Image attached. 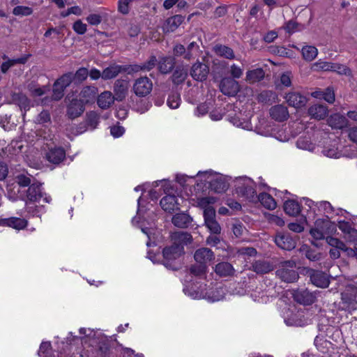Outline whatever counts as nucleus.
<instances>
[{"mask_svg":"<svg viewBox=\"0 0 357 357\" xmlns=\"http://www.w3.org/2000/svg\"><path fill=\"white\" fill-rule=\"evenodd\" d=\"M116 100L112 92L105 91L97 98L98 105L103 109L109 108Z\"/></svg>","mask_w":357,"mask_h":357,"instance_id":"nucleus-36","label":"nucleus"},{"mask_svg":"<svg viewBox=\"0 0 357 357\" xmlns=\"http://www.w3.org/2000/svg\"><path fill=\"white\" fill-rule=\"evenodd\" d=\"M295 267L296 262L293 260L282 261L275 274L282 281L287 283L295 282L299 278L298 272L294 269Z\"/></svg>","mask_w":357,"mask_h":357,"instance_id":"nucleus-4","label":"nucleus"},{"mask_svg":"<svg viewBox=\"0 0 357 357\" xmlns=\"http://www.w3.org/2000/svg\"><path fill=\"white\" fill-rule=\"evenodd\" d=\"M176 66V59L172 56H163L157 59L158 72L162 75H167L173 71Z\"/></svg>","mask_w":357,"mask_h":357,"instance_id":"nucleus-19","label":"nucleus"},{"mask_svg":"<svg viewBox=\"0 0 357 357\" xmlns=\"http://www.w3.org/2000/svg\"><path fill=\"white\" fill-rule=\"evenodd\" d=\"M110 344L108 341H102L99 342L98 351L102 356H109L110 354Z\"/></svg>","mask_w":357,"mask_h":357,"instance_id":"nucleus-57","label":"nucleus"},{"mask_svg":"<svg viewBox=\"0 0 357 357\" xmlns=\"http://www.w3.org/2000/svg\"><path fill=\"white\" fill-rule=\"evenodd\" d=\"M89 75V70L86 68H79L75 73H73V78L75 84H79L83 82Z\"/></svg>","mask_w":357,"mask_h":357,"instance_id":"nucleus-48","label":"nucleus"},{"mask_svg":"<svg viewBox=\"0 0 357 357\" xmlns=\"http://www.w3.org/2000/svg\"><path fill=\"white\" fill-rule=\"evenodd\" d=\"M208 182L211 190L217 193L225 192L228 188V183L225 181V178L221 176L211 178Z\"/></svg>","mask_w":357,"mask_h":357,"instance_id":"nucleus-35","label":"nucleus"},{"mask_svg":"<svg viewBox=\"0 0 357 357\" xmlns=\"http://www.w3.org/2000/svg\"><path fill=\"white\" fill-rule=\"evenodd\" d=\"M257 200L267 209L273 210L276 208L277 204L272 196L266 192L260 193L257 197Z\"/></svg>","mask_w":357,"mask_h":357,"instance_id":"nucleus-38","label":"nucleus"},{"mask_svg":"<svg viewBox=\"0 0 357 357\" xmlns=\"http://www.w3.org/2000/svg\"><path fill=\"white\" fill-rule=\"evenodd\" d=\"M15 182L21 187L30 186L31 184V179L30 176H26L24 174H20L15 178Z\"/></svg>","mask_w":357,"mask_h":357,"instance_id":"nucleus-54","label":"nucleus"},{"mask_svg":"<svg viewBox=\"0 0 357 357\" xmlns=\"http://www.w3.org/2000/svg\"><path fill=\"white\" fill-rule=\"evenodd\" d=\"M0 225L10 227L20 230L25 228L27 225V221L25 219L11 217L8 218H1Z\"/></svg>","mask_w":357,"mask_h":357,"instance_id":"nucleus-30","label":"nucleus"},{"mask_svg":"<svg viewBox=\"0 0 357 357\" xmlns=\"http://www.w3.org/2000/svg\"><path fill=\"white\" fill-rule=\"evenodd\" d=\"M171 221L177 228L187 229L192 225L193 218L186 211H181L173 215Z\"/></svg>","mask_w":357,"mask_h":357,"instance_id":"nucleus-16","label":"nucleus"},{"mask_svg":"<svg viewBox=\"0 0 357 357\" xmlns=\"http://www.w3.org/2000/svg\"><path fill=\"white\" fill-rule=\"evenodd\" d=\"M349 120L346 116L335 113L331 115L327 119V123L333 129L342 130L349 126Z\"/></svg>","mask_w":357,"mask_h":357,"instance_id":"nucleus-25","label":"nucleus"},{"mask_svg":"<svg viewBox=\"0 0 357 357\" xmlns=\"http://www.w3.org/2000/svg\"><path fill=\"white\" fill-rule=\"evenodd\" d=\"M86 20L91 25L97 26L101 23L102 17L98 14H90Z\"/></svg>","mask_w":357,"mask_h":357,"instance_id":"nucleus-64","label":"nucleus"},{"mask_svg":"<svg viewBox=\"0 0 357 357\" xmlns=\"http://www.w3.org/2000/svg\"><path fill=\"white\" fill-rule=\"evenodd\" d=\"M99 122V116L95 112H90L86 115V124L92 129L96 128Z\"/></svg>","mask_w":357,"mask_h":357,"instance_id":"nucleus-55","label":"nucleus"},{"mask_svg":"<svg viewBox=\"0 0 357 357\" xmlns=\"http://www.w3.org/2000/svg\"><path fill=\"white\" fill-rule=\"evenodd\" d=\"M160 204L162 209L168 213H172L179 209L177 198L175 195H168L163 197L160 202Z\"/></svg>","mask_w":357,"mask_h":357,"instance_id":"nucleus-33","label":"nucleus"},{"mask_svg":"<svg viewBox=\"0 0 357 357\" xmlns=\"http://www.w3.org/2000/svg\"><path fill=\"white\" fill-rule=\"evenodd\" d=\"M206 269H207L206 265L199 264L192 265L190 267L189 271H190V274H192L195 276H198V277L201 278V277H203L205 275V274L206 273Z\"/></svg>","mask_w":357,"mask_h":357,"instance_id":"nucleus-50","label":"nucleus"},{"mask_svg":"<svg viewBox=\"0 0 357 357\" xmlns=\"http://www.w3.org/2000/svg\"><path fill=\"white\" fill-rule=\"evenodd\" d=\"M50 114L47 110H43L37 116V122L40 124L50 122Z\"/></svg>","mask_w":357,"mask_h":357,"instance_id":"nucleus-62","label":"nucleus"},{"mask_svg":"<svg viewBox=\"0 0 357 357\" xmlns=\"http://www.w3.org/2000/svg\"><path fill=\"white\" fill-rule=\"evenodd\" d=\"M259 275H264L273 270V264L265 260H256L252 264L250 268Z\"/></svg>","mask_w":357,"mask_h":357,"instance_id":"nucleus-32","label":"nucleus"},{"mask_svg":"<svg viewBox=\"0 0 357 357\" xmlns=\"http://www.w3.org/2000/svg\"><path fill=\"white\" fill-rule=\"evenodd\" d=\"M319 291H310L307 288L294 289L292 298L295 302L303 305H311L317 301Z\"/></svg>","mask_w":357,"mask_h":357,"instance_id":"nucleus-7","label":"nucleus"},{"mask_svg":"<svg viewBox=\"0 0 357 357\" xmlns=\"http://www.w3.org/2000/svg\"><path fill=\"white\" fill-rule=\"evenodd\" d=\"M338 227L344 233V237L350 242L357 241V229L351 227L349 222L338 221Z\"/></svg>","mask_w":357,"mask_h":357,"instance_id":"nucleus-28","label":"nucleus"},{"mask_svg":"<svg viewBox=\"0 0 357 357\" xmlns=\"http://www.w3.org/2000/svg\"><path fill=\"white\" fill-rule=\"evenodd\" d=\"M285 99L289 106L296 109L304 107L307 102V98L305 96L296 91L287 93Z\"/></svg>","mask_w":357,"mask_h":357,"instance_id":"nucleus-22","label":"nucleus"},{"mask_svg":"<svg viewBox=\"0 0 357 357\" xmlns=\"http://www.w3.org/2000/svg\"><path fill=\"white\" fill-rule=\"evenodd\" d=\"M326 241L331 246L333 247V248L340 249L341 250H342L343 248H345V243L337 238L327 236Z\"/></svg>","mask_w":357,"mask_h":357,"instance_id":"nucleus-58","label":"nucleus"},{"mask_svg":"<svg viewBox=\"0 0 357 357\" xmlns=\"http://www.w3.org/2000/svg\"><path fill=\"white\" fill-rule=\"evenodd\" d=\"M31 56V54H24L20 58L10 59L8 57V56L3 54L2 56V59L3 60H6V61L1 63V71L3 74H6L11 67L15 65L25 64Z\"/></svg>","mask_w":357,"mask_h":357,"instance_id":"nucleus-24","label":"nucleus"},{"mask_svg":"<svg viewBox=\"0 0 357 357\" xmlns=\"http://www.w3.org/2000/svg\"><path fill=\"white\" fill-rule=\"evenodd\" d=\"M98 90L94 86H85L79 93V100H82L84 105L93 103L98 98Z\"/></svg>","mask_w":357,"mask_h":357,"instance_id":"nucleus-21","label":"nucleus"},{"mask_svg":"<svg viewBox=\"0 0 357 357\" xmlns=\"http://www.w3.org/2000/svg\"><path fill=\"white\" fill-rule=\"evenodd\" d=\"M240 84L230 77H226L221 79L220 83V91L227 96H235L240 91Z\"/></svg>","mask_w":357,"mask_h":357,"instance_id":"nucleus-12","label":"nucleus"},{"mask_svg":"<svg viewBox=\"0 0 357 357\" xmlns=\"http://www.w3.org/2000/svg\"><path fill=\"white\" fill-rule=\"evenodd\" d=\"M264 70L261 68H257L254 70H248L246 73V80L249 83L253 84L262 80L264 78Z\"/></svg>","mask_w":357,"mask_h":357,"instance_id":"nucleus-39","label":"nucleus"},{"mask_svg":"<svg viewBox=\"0 0 357 357\" xmlns=\"http://www.w3.org/2000/svg\"><path fill=\"white\" fill-rule=\"evenodd\" d=\"M337 225L328 219H317L314 227L310 230V235L316 240L324 239L326 235L333 234L337 230Z\"/></svg>","mask_w":357,"mask_h":357,"instance_id":"nucleus-3","label":"nucleus"},{"mask_svg":"<svg viewBox=\"0 0 357 357\" xmlns=\"http://www.w3.org/2000/svg\"><path fill=\"white\" fill-rule=\"evenodd\" d=\"M10 96L11 102L17 105L21 110L26 112L30 109L31 107V100L26 94L21 92H12Z\"/></svg>","mask_w":357,"mask_h":357,"instance_id":"nucleus-23","label":"nucleus"},{"mask_svg":"<svg viewBox=\"0 0 357 357\" xmlns=\"http://www.w3.org/2000/svg\"><path fill=\"white\" fill-rule=\"evenodd\" d=\"M32 13L33 9L31 7L24 6H17L13 10V15L17 16H28L31 15Z\"/></svg>","mask_w":357,"mask_h":357,"instance_id":"nucleus-53","label":"nucleus"},{"mask_svg":"<svg viewBox=\"0 0 357 357\" xmlns=\"http://www.w3.org/2000/svg\"><path fill=\"white\" fill-rule=\"evenodd\" d=\"M209 73V66L204 63L197 61L195 63L190 70V75L192 79L197 82L205 81Z\"/></svg>","mask_w":357,"mask_h":357,"instance_id":"nucleus-14","label":"nucleus"},{"mask_svg":"<svg viewBox=\"0 0 357 357\" xmlns=\"http://www.w3.org/2000/svg\"><path fill=\"white\" fill-rule=\"evenodd\" d=\"M306 275L310 278L311 284L315 287L324 289L330 284V275L322 271L307 268Z\"/></svg>","mask_w":357,"mask_h":357,"instance_id":"nucleus-10","label":"nucleus"},{"mask_svg":"<svg viewBox=\"0 0 357 357\" xmlns=\"http://www.w3.org/2000/svg\"><path fill=\"white\" fill-rule=\"evenodd\" d=\"M308 114L312 118L321 120L328 116V109L325 105L314 104L309 107Z\"/></svg>","mask_w":357,"mask_h":357,"instance_id":"nucleus-31","label":"nucleus"},{"mask_svg":"<svg viewBox=\"0 0 357 357\" xmlns=\"http://www.w3.org/2000/svg\"><path fill=\"white\" fill-rule=\"evenodd\" d=\"M284 210L290 216H296L301 212L299 204L294 200H287L284 204Z\"/></svg>","mask_w":357,"mask_h":357,"instance_id":"nucleus-45","label":"nucleus"},{"mask_svg":"<svg viewBox=\"0 0 357 357\" xmlns=\"http://www.w3.org/2000/svg\"><path fill=\"white\" fill-rule=\"evenodd\" d=\"M173 57H181L186 61H190L193 57L192 53L188 52L185 47L181 44H176L173 48Z\"/></svg>","mask_w":357,"mask_h":357,"instance_id":"nucleus-42","label":"nucleus"},{"mask_svg":"<svg viewBox=\"0 0 357 357\" xmlns=\"http://www.w3.org/2000/svg\"><path fill=\"white\" fill-rule=\"evenodd\" d=\"M45 158L50 162L59 165L66 158V151L61 147H54L48 150Z\"/></svg>","mask_w":357,"mask_h":357,"instance_id":"nucleus-26","label":"nucleus"},{"mask_svg":"<svg viewBox=\"0 0 357 357\" xmlns=\"http://www.w3.org/2000/svg\"><path fill=\"white\" fill-rule=\"evenodd\" d=\"M236 192L238 196L244 197L249 202H256L257 195L252 181L248 177L239 178L236 185Z\"/></svg>","mask_w":357,"mask_h":357,"instance_id":"nucleus-5","label":"nucleus"},{"mask_svg":"<svg viewBox=\"0 0 357 357\" xmlns=\"http://www.w3.org/2000/svg\"><path fill=\"white\" fill-rule=\"evenodd\" d=\"M153 90V82L147 76H142L134 81L132 91L139 98L149 96Z\"/></svg>","mask_w":357,"mask_h":357,"instance_id":"nucleus-9","label":"nucleus"},{"mask_svg":"<svg viewBox=\"0 0 357 357\" xmlns=\"http://www.w3.org/2000/svg\"><path fill=\"white\" fill-rule=\"evenodd\" d=\"M70 94H68L66 100H68L69 103L67 105L66 115L69 119H74L83 114L85 107L82 100L77 98H73L70 100Z\"/></svg>","mask_w":357,"mask_h":357,"instance_id":"nucleus-13","label":"nucleus"},{"mask_svg":"<svg viewBox=\"0 0 357 357\" xmlns=\"http://www.w3.org/2000/svg\"><path fill=\"white\" fill-rule=\"evenodd\" d=\"M269 114L272 119L278 122L285 121L289 117L288 108L284 104L272 106L269 109Z\"/></svg>","mask_w":357,"mask_h":357,"instance_id":"nucleus-18","label":"nucleus"},{"mask_svg":"<svg viewBox=\"0 0 357 357\" xmlns=\"http://www.w3.org/2000/svg\"><path fill=\"white\" fill-rule=\"evenodd\" d=\"M122 73H126L128 75H132L142 71L140 64H130L121 66Z\"/></svg>","mask_w":357,"mask_h":357,"instance_id":"nucleus-56","label":"nucleus"},{"mask_svg":"<svg viewBox=\"0 0 357 357\" xmlns=\"http://www.w3.org/2000/svg\"><path fill=\"white\" fill-rule=\"evenodd\" d=\"M142 72H149L157 66V58L155 55L149 56V59L140 64Z\"/></svg>","mask_w":357,"mask_h":357,"instance_id":"nucleus-51","label":"nucleus"},{"mask_svg":"<svg viewBox=\"0 0 357 357\" xmlns=\"http://www.w3.org/2000/svg\"><path fill=\"white\" fill-rule=\"evenodd\" d=\"M216 202V199L213 197H205L198 199L197 205L201 208L204 209V213H205L206 209L214 208L211 206V204H214Z\"/></svg>","mask_w":357,"mask_h":357,"instance_id":"nucleus-49","label":"nucleus"},{"mask_svg":"<svg viewBox=\"0 0 357 357\" xmlns=\"http://www.w3.org/2000/svg\"><path fill=\"white\" fill-rule=\"evenodd\" d=\"M335 72L339 75H344L347 76H351L352 75L351 70L349 68L340 63H337Z\"/></svg>","mask_w":357,"mask_h":357,"instance_id":"nucleus-63","label":"nucleus"},{"mask_svg":"<svg viewBox=\"0 0 357 357\" xmlns=\"http://www.w3.org/2000/svg\"><path fill=\"white\" fill-rule=\"evenodd\" d=\"M181 102L180 95L177 93H173L169 95L167 98V105L172 109H176L179 107Z\"/></svg>","mask_w":357,"mask_h":357,"instance_id":"nucleus-52","label":"nucleus"},{"mask_svg":"<svg viewBox=\"0 0 357 357\" xmlns=\"http://www.w3.org/2000/svg\"><path fill=\"white\" fill-rule=\"evenodd\" d=\"M73 29L77 34L82 35L86 31V24H84L80 20L75 21L73 25Z\"/></svg>","mask_w":357,"mask_h":357,"instance_id":"nucleus-60","label":"nucleus"},{"mask_svg":"<svg viewBox=\"0 0 357 357\" xmlns=\"http://www.w3.org/2000/svg\"><path fill=\"white\" fill-rule=\"evenodd\" d=\"M214 51L218 55L227 59H234L235 58V54L233 50L228 46L223 45H216L214 47Z\"/></svg>","mask_w":357,"mask_h":357,"instance_id":"nucleus-44","label":"nucleus"},{"mask_svg":"<svg viewBox=\"0 0 357 357\" xmlns=\"http://www.w3.org/2000/svg\"><path fill=\"white\" fill-rule=\"evenodd\" d=\"M72 83L74 84L73 72L64 73L59 77L53 84L52 99L55 101L60 100L64 96L65 89Z\"/></svg>","mask_w":357,"mask_h":357,"instance_id":"nucleus-6","label":"nucleus"},{"mask_svg":"<svg viewBox=\"0 0 357 357\" xmlns=\"http://www.w3.org/2000/svg\"><path fill=\"white\" fill-rule=\"evenodd\" d=\"M215 272L220 277H230L234 275L235 270L230 263L222 261L215 265Z\"/></svg>","mask_w":357,"mask_h":357,"instance_id":"nucleus-34","label":"nucleus"},{"mask_svg":"<svg viewBox=\"0 0 357 357\" xmlns=\"http://www.w3.org/2000/svg\"><path fill=\"white\" fill-rule=\"evenodd\" d=\"M194 259L198 264H205L215 259L213 252L208 248L197 249L194 254Z\"/></svg>","mask_w":357,"mask_h":357,"instance_id":"nucleus-27","label":"nucleus"},{"mask_svg":"<svg viewBox=\"0 0 357 357\" xmlns=\"http://www.w3.org/2000/svg\"><path fill=\"white\" fill-rule=\"evenodd\" d=\"M184 254V248L181 246L174 244L165 246L162 250V264L168 269L177 271L181 266L180 258Z\"/></svg>","mask_w":357,"mask_h":357,"instance_id":"nucleus-1","label":"nucleus"},{"mask_svg":"<svg viewBox=\"0 0 357 357\" xmlns=\"http://www.w3.org/2000/svg\"><path fill=\"white\" fill-rule=\"evenodd\" d=\"M170 238L172 244L184 248L185 245H190L193 241L192 235L183 231H176L172 232L170 234Z\"/></svg>","mask_w":357,"mask_h":357,"instance_id":"nucleus-17","label":"nucleus"},{"mask_svg":"<svg viewBox=\"0 0 357 357\" xmlns=\"http://www.w3.org/2000/svg\"><path fill=\"white\" fill-rule=\"evenodd\" d=\"M204 218V225L208 228L211 234H220L221 227L218 222L216 220V213L215 208L206 209L205 213H203Z\"/></svg>","mask_w":357,"mask_h":357,"instance_id":"nucleus-11","label":"nucleus"},{"mask_svg":"<svg viewBox=\"0 0 357 357\" xmlns=\"http://www.w3.org/2000/svg\"><path fill=\"white\" fill-rule=\"evenodd\" d=\"M128 93V82L125 79H116L114 84V98L118 102L123 101Z\"/></svg>","mask_w":357,"mask_h":357,"instance_id":"nucleus-20","label":"nucleus"},{"mask_svg":"<svg viewBox=\"0 0 357 357\" xmlns=\"http://www.w3.org/2000/svg\"><path fill=\"white\" fill-rule=\"evenodd\" d=\"M322 98L328 103H333L335 101V93L333 90L328 87L322 92Z\"/></svg>","mask_w":357,"mask_h":357,"instance_id":"nucleus-61","label":"nucleus"},{"mask_svg":"<svg viewBox=\"0 0 357 357\" xmlns=\"http://www.w3.org/2000/svg\"><path fill=\"white\" fill-rule=\"evenodd\" d=\"M340 307L349 312L357 310V287L347 288L341 294Z\"/></svg>","mask_w":357,"mask_h":357,"instance_id":"nucleus-8","label":"nucleus"},{"mask_svg":"<svg viewBox=\"0 0 357 357\" xmlns=\"http://www.w3.org/2000/svg\"><path fill=\"white\" fill-rule=\"evenodd\" d=\"M121 73H122L121 66L111 65L103 70L102 79L107 80L115 78Z\"/></svg>","mask_w":357,"mask_h":357,"instance_id":"nucleus-43","label":"nucleus"},{"mask_svg":"<svg viewBox=\"0 0 357 357\" xmlns=\"http://www.w3.org/2000/svg\"><path fill=\"white\" fill-rule=\"evenodd\" d=\"M269 50L271 53L280 56H289V53L290 52V50L287 48L280 46H271Z\"/></svg>","mask_w":357,"mask_h":357,"instance_id":"nucleus-59","label":"nucleus"},{"mask_svg":"<svg viewBox=\"0 0 357 357\" xmlns=\"http://www.w3.org/2000/svg\"><path fill=\"white\" fill-rule=\"evenodd\" d=\"M318 50L314 46L306 45L302 48V55L307 61H312L317 56Z\"/></svg>","mask_w":357,"mask_h":357,"instance_id":"nucleus-46","label":"nucleus"},{"mask_svg":"<svg viewBox=\"0 0 357 357\" xmlns=\"http://www.w3.org/2000/svg\"><path fill=\"white\" fill-rule=\"evenodd\" d=\"M188 77L187 70L182 66H176L174 68L173 73L171 76V80L174 85H180L184 82Z\"/></svg>","mask_w":357,"mask_h":357,"instance_id":"nucleus-37","label":"nucleus"},{"mask_svg":"<svg viewBox=\"0 0 357 357\" xmlns=\"http://www.w3.org/2000/svg\"><path fill=\"white\" fill-rule=\"evenodd\" d=\"M275 243L279 248L285 250H291L296 246V239L288 232L277 234Z\"/></svg>","mask_w":357,"mask_h":357,"instance_id":"nucleus-15","label":"nucleus"},{"mask_svg":"<svg viewBox=\"0 0 357 357\" xmlns=\"http://www.w3.org/2000/svg\"><path fill=\"white\" fill-rule=\"evenodd\" d=\"M278 98L275 92L269 90H264L258 94L257 100L259 102L264 104H272Z\"/></svg>","mask_w":357,"mask_h":357,"instance_id":"nucleus-40","label":"nucleus"},{"mask_svg":"<svg viewBox=\"0 0 357 357\" xmlns=\"http://www.w3.org/2000/svg\"><path fill=\"white\" fill-rule=\"evenodd\" d=\"M184 16L181 15H175L167 18L162 26L165 33L173 32L183 22Z\"/></svg>","mask_w":357,"mask_h":357,"instance_id":"nucleus-29","label":"nucleus"},{"mask_svg":"<svg viewBox=\"0 0 357 357\" xmlns=\"http://www.w3.org/2000/svg\"><path fill=\"white\" fill-rule=\"evenodd\" d=\"M46 86L40 87L35 82H31L27 85V89L33 97L42 96L45 94Z\"/></svg>","mask_w":357,"mask_h":357,"instance_id":"nucleus-47","label":"nucleus"},{"mask_svg":"<svg viewBox=\"0 0 357 357\" xmlns=\"http://www.w3.org/2000/svg\"><path fill=\"white\" fill-rule=\"evenodd\" d=\"M300 252L311 261H317L321 258V253L310 248L307 245H303L300 248Z\"/></svg>","mask_w":357,"mask_h":357,"instance_id":"nucleus-41","label":"nucleus"},{"mask_svg":"<svg viewBox=\"0 0 357 357\" xmlns=\"http://www.w3.org/2000/svg\"><path fill=\"white\" fill-rule=\"evenodd\" d=\"M27 202L26 209L29 213H32L33 215H36L38 211V206H29L30 203L32 202H40L42 199V203H50L51 198L50 196H47L45 193H43L41 190V185L40 183H32L27 190Z\"/></svg>","mask_w":357,"mask_h":357,"instance_id":"nucleus-2","label":"nucleus"}]
</instances>
